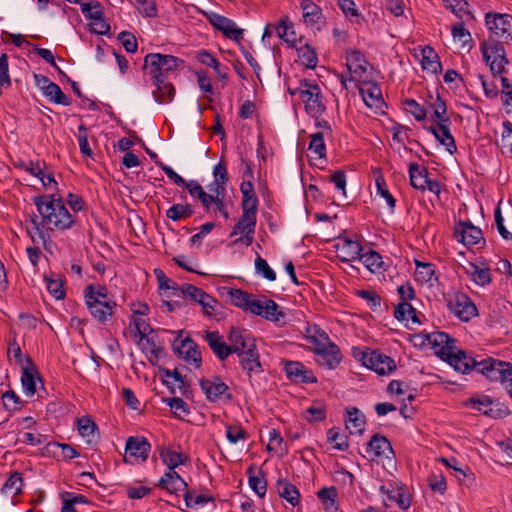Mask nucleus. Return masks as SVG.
I'll use <instances>...</instances> for the list:
<instances>
[{"label":"nucleus","mask_w":512,"mask_h":512,"mask_svg":"<svg viewBox=\"0 0 512 512\" xmlns=\"http://www.w3.org/2000/svg\"><path fill=\"white\" fill-rule=\"evenodd\" d=\"M33 201L42 218L41 223L36 218L31 220L34 232L28 229L31 241L34 244H38L40 241L43 244L47 242L49 236L44 228L50 231H65L75 225L76 217L68 211L61 197L37 196L34 197Z\"/></svg>","instance_id":"2"},{"label":"nucleus","mask_w":512,"mask_h":512,"mask_svg":"<svg viewBox=\"0 0 512 512\" xmlns=\"http://www.w3.org/2000/svg\"><path fill=\"white\" fill-rule=\"evenodd\" d=\"M230 302L245 311H247V305L251 294L237 288H224Z\"/></svg>","instance_id":"46"},{"label":"nucleus","mask_w":512,"mask_h":512,"mask_svg":"<svg viewBox=\"0 0 512 512\" xmlns=\"http://www.w3.org/2000/svg\"><path fill=\"white\" fill-rule=\"evenodd\" d=\"M244 178H247V180H244L240 184V191L242 193V198H251V197H257L255 194L253 183L251 182V178H253V171L249 164H246V169L243 173Z\"/></svg>","instance_id":"56"},{"label":"nucleus","mask_w":512,"mask_h":512,"mask_svg":"<svg viewBox=\"0 0 512 512\" xmlns=\"http://www.w3.org/2000/svg\"><path fill=\"white\" fill-rule=\"evenodd\" d=\"M335 247L338 252V257L342 262H351L359 259L363 250L359 241L349 237H340Z\"/></svg>","instance_id":"17"},{"label":"nucleus","mask_w":512,"mask_h":512,"mask_svg":"<svg viewBox=\"0 0 512 512\" xmlns=\"http://www.w3.org/2000/svg\"><path fill=\"white\" fill-rule=\"evenodd\" d=\"M357 295L364 299L372 311H377L381 306V297L372 290H360Z\"/></svg>","instance_id":"62"},{"label":"nucleus","mask_w":512,"mask_h":512,"mask_svg":"<svg viewBox=\"0 0 512 512\" xmlns=\"http://www.w3.org/2000/svg\"><path fill=\"white\" fill-rule=\"evenodd\" d=\"M277 492L279 496L289 502L292 506H296L300 501V493L295 485L284 480L279 479L276 483Z\"/></svg>","instance_id":"29"},{"label":"nucleus","mask_w":512,"mask_h":512,"mask_svg":"<svg viewBox=\"0 0 512 512\" xmlns=\"http://www.w3.org/2000/svg\"><path fill=\"white\" fill-rule=\"evenodd\" d=\"M184 500L187 507L196 508L199 506H203L210 501H213L214 498L212 496H207L203 494L194 495L192 492L186 490V492L184 493Z\"/></svg>","instance_id":"60"},{"label":"nucleus","mask_w":512,"mask_h":512,"mask_svg":"<svg viewBox=\"0 0 512 512\" xmlns=\"http://www.w3.org/2000/svg\"><path fill=\"white\" fill-rule=\"evenodd\" d=\"M275 31L278 37L290 46L296 43L297 38L293 24L287 18L280 20L279 24L275 27Z\"/></svg>","instance_id":"38"},{"label":"nucleus","mask_w":512,"mask_h":512,"mask_svg":"<svg viewBox=\"0 0 512 512\" xmlns=\"http://www.w3.org/2000/svg\"><path fill=\"white\" fill-rule=\"evenodd\" d=\"M409 176L411 185L421 191H425V186L429 181L428 170L418 163H411L409 165Z\"/></svg>","instance_id":"28"},{"label":"nucleus","mask_w":512,"mask_h":512,"mask_svg":"<svg viewBox=\"0 0 512 512\" xmlns=\"http://www.w3.org/2000/svg\"><path fill=\"white\" fill-rule=\"evenodd\" d=\"M359 92L368 107L375 110H382L385 106L382 91L378 84L374 82H364L359 88Z\"/></svg>","instance_id":"19"},{"label":"nucleus","mask_w":512,"mask_h":512,"mask_svg":"<svg viewBox=\"0 0 512 512\" xmlns=\"http://www.w3.org/2000/svg\"><path fill=\"white\" fill-rule=\"evenodd\" d=\"M352 354L365 367L379 375L390 374L396 369L395 361L388 355L370 348H353Z\"/></svg>","instance_id":"4"},{"label":"nucleus","mask_w":512,"mask_h":512,"mask_svg":"<svg viewBox=\"0 0 512 512\" xmlns=\"http://www.w3.org/2000/svg\"><path fill=\"white\" fill-rule=\"evenodd\" d=\"M316 362L323 367L335 369L342 359L340 348L333 342L314 348Z\"/></svg>","instance_id":"16"},{"label":"nucleus","mask_w":512,"mask_h":512,"mask_svg":"<svg viewBox=\"0 0 512 512\" xmlns=\"http://www.w3.org/2000/svg\"><path fill=\"white\" fill-rule=\"evenodd\" d=\"M359 260L372 273L379 272L383 265L382 256L372 249L365 253L361 252Z\"/></svg>","instance_id":"40"},{"label":"nucleus","mask_w":512,"mask_h":512,"mask_svg":"<svg viewBox=\"0 0 512 512\" xmlns=\"http://www.w3.org/2000/svg\"><path fill=\"white\" fill-rule=\"evenodd\" d=\"M184 187L188 190L189 194L193 198H197L201 202L203 208L209 212V202L212 200V196L203 189L199 182L196 180H189L186 182Z\"/></svg>","instance_id":"34"},{"label":"nucleus","mask_w":512,"mask_h":512,"mask_svg":"<svg viewBox=\"0 0 512 512\" xmlns=\"http://www.w3.org/2000/svg\"><path fill=\"white\" fill-rule=\"evenodd\" d=\"M48 292L56 299L61 300L65 297L64 284L61 279H52L45 277Z\"/></svg>","instance_id":"59"},{"label":"nucleus","mask_w":512,"mask_h":512,"mask_svg":"<svg viewBox=\"0 0 512 512\" xmlns=\"http://www.w3.org/2000/svg\"><path fill=\"white\" fill-rule=\"evenodd\" d=\"M346 64L350 74L361 78L367 71L368 62L359 50H350L346 53Z\"/></svg>","instance_id":"22"},{"label":"nucleus","mask_w":512,"mask_h":512,"mask_svg":"<svg viewBox=\"0 0 512 512\" xmlns=\"http://www.w3.org/2000/svg\"><path fill=\"white\" fill-rule=\"evenodd\" d=\"M206 17L210 24L221 31L226 37L237 42L243 39V29L238 28L236 23L231 19L215 12L207 13Z\"/></svg>","instance_id":"13"},{"label":"nucleus","mask_w":512,"mask_h":512,"mask_svg":"<svg viewBox=\"0 0 512 512\" xmlns=\"http://www.w3.org/2000/svg\"><path fill=\"white\" fill-rule=\"evenodd\" d=\"M284 371L288 380L294 383H316L313 372L299 361H284Z\"/></svg>","instance_id":"15"},{"label":"nucleus","mask_w":512,"mask_h":512,"mask_svg":"<svg viewBox=\"0 0 512 512\" xmlns=\"http://www.w3.org/2000/svg\"><path fill=\"white\" fill-rule=\"evenodd\" d=\"M202 391L206 395L207 399L212 402L220 400L229 401L231 394L228 391L229 386H201Z\"/></svg>","instance_id":"43"},{"label":"nucleus","mask_w":512,"mask_h":512,"mask_svg":"<svg viewBox=\"0 0 512 512\" xmlns=\"http://www.w3.org/2000/svg\"><path fill=\"white\" fill-rule=\"evenodd\" d=\"M308 149L318 158L325 157L326 145L322 132H317L311 135Z\"/></svg>","instance_id":"55"},{"label":"nucleus","mask_w":512,"mask_h":512,"mask_svg":"<svg viewBox=\"0 0 512 512\" xmlns=\"http://www.w3.org/2000/svg\"><path fill=\"white\" fill-rule=\"evenodd\" d=\"M422 68L433 74L438 73L442 68L438 55L430 46L422 50Z\"/></svg>","instance_id":"35"},{"label":"nucleus","mask_w":512,"mask_h":512,"mask_svg":"<svg viewBox=\"0 0 512 512\" xmlns=\"http://www.w3.org/2000/svg\"><path fill=\"white\" fill-rule=\"evenodd\" d=\"M508 14H486V25L488 29L497 37H504L510 29Z\"/></svg>","instance_id":"25"},{"label":"nucleus","mask_w":512,"mask_h":512,"mask_svg":"<svg viewBox=\"0 0 512 512\" xmlns=\"http://www.w3.org/2000/svg\"><path fill=\"white\" fill-rule=\"evenodd\" d=\"M43 94L49 101L54 102L56 104H61L64 106H69L71 104V100L67 97L59 85L52 82L48 87L43 91Z\"/></svg>","instance_id":"44"},{"label":"nucleus","mask_w":512,"mask_h":512,"mask_svg":"<svg viewBox=\"0 0 512 512\" xmlns=\"http://www.w3.org/2000/svg\"><path fill=\"white\" fill-rule=\"evenodd\" d=\"M476 372L484 375L489 381L504 382L512 375V365L509 362L488 357L479 360Z\"/></svg>","instance_id":"6"},{"label":"nucleus","mask_w":512,"mask_h":512,"mask_svg":"<svg viewBox=\"0 0 512 512\" xmlns=\"http://www.w3.org/2000/svg\"><path fill=\"white\" fill-rule=\"evenodd\" d=\"M37 382L43 384L36 366L30 358H27L21 365V384H36Z\"/></svg>","instance_id":"37"},{"label":"nucleus","mask_w":512,"mask_h":512,"mask_svg":"<svg viewBox=\"0 0 512 512\" xmlns=\"http://www.w3.org/2000/svg\"><path fill=\"white\" fill-rule=\"evenodd\" d=\"M78 431L82 437L88 438L92 442L97 438V425L91 417L85 416L77 419Z\"/></svg>","instance_id":"42"},{"label":"nucleus","mask_w":512,"mask_h":512,"mask_svg":"<svg viewBox=\"0 0 512 512\" xmlns=\"http://www.w3.org/2000/svg\"><path fill=\"white\" fill-rule=\"evenodd\" d=\"M465 273L471 278V280L477 285L484 286L491 282L490 269L483 263L478 265L473 262H468L463 266Z\"/></svg>","instance_id":"26"},{"label":"nucleus","mask_w":512,"mask_h":512,"mask_svg":"<svg viewBox=\"0 0 512 512\" xmlns=\"http://www.w3.org/2000/svg\"><path fill=\"white\" fill-rule=\"evenodd\" d=\"M81 11L87 19H90L92 21L99 20L101 16H104L103 12L100 9V4L97 1L90 3H82Z\"/></svg>","instance_id":"64"},{"label":"nucleus","mask_w":512,"mask_h":512,"mask_svg":"<svg viewBox=\"0 0 512 512\" xmlns=\"http://www.w3.org/2000/svg\"><path fill=\"white\" fill-rule=\"evenodd\" d=\"M451 120L448 122H437L434 126H430L427 130L434 135L440 144L446 147V150L453 155L457 152L455 139L450 132Z\"/></svg>","instance_id":"18"},{"label":"nucleus","mask_w":512,"mask_h":512,"mask_svg":"<svg viewBox=\"0 0 512 512\" xmlns=\"http://www.w3.org/2000/svg\"><path fill=\"white\" fill-rule=\"evenodd\" d=\"M263 304L265 306L262 318L271 322H279L284 318V312L280 310L279 305L274 300L264 299Z\"/></svg>","instance_id":"50"},{"label":"nucleus","mask_w":512,"mask_h":512,"mask_svg":"<svg viewBox=\"0 0 512 512\" xmlns=\"http://www.w3.org/2000/svg\"><path fill=\"white\" fill-rule=\"evenodd\" d=\"M87 307L95 320L105 324L114 315L117 304L114 300H103V303H101L95 299L90 302L88 301Z\"/></svg>","instance_id":"21"},{"label":"nucleus","mask_w":512,"mask_h":512,"mask_svg":"<svg viewBox=\"0 0 512 512\" xmlns=\"http://www.w3.org/2000/svg\"><path fill=\"white\" fill-rule=\"evenodd\" d=\"M163 402L170 407L173 416L179 420H186L191 413L190 405L180 397H165Z\"/></svg>","instance_id":"31"},{"label":"nucleus","mask_w":512,"mask_h":512,"mask_svg":"<svg viewBox=\"0 0 512 512\" xmlns=\"http://www.w3.org/2000/svg\"><path fill=\"white\" fill-rule=\"evenodd\" d=\"M481 52L486 63L490 66L492 73L501 74L509 63L502 43L481 44Z\"/></svg>","instance_id":"11"},{"label":"nucleus","mask_w":512,"mask_h":512,"mask_svg":"<svg viewBox=\"0 0 512 512\" xmlns=\"http://www.w3.org/2000/svg\"><path fill=\"white\" fill-rule=\"evenodd\" d=\"M205 340L210 349L220 360L223 361L232 354L229 344L223 340V337L218 331L206 332Z\"/></svg>","instance_id":"23"},{"label":"nucleus","mask_w":512,"mask_h":512,"mask_svg":"<svg viewBox=\"0 0 512 512\" xmlns=\"http://www.w3.org/2000/svg\"><path fill=\"white\" fill-rule=\"evenodd\" d=\"M151 446L144 437H129L126 442V454L130 457L140 458L145 461Z\"/></svg>","instance_id":"24"},{"label":"nucleus","mask_w":512,"mask_h":512,"mask_svg":"<svg viewBox=\"0 0 512 512\" xmlns=\"http://www.w3.org/2000/svg\"><path fill=\"white\" fill-rule=\"evenodd\" d=\"M296 93H298L299 98L305 105L306 112L310 116L318 118L325 111L321 89L316 83H310L306 80L301 81ZM291 94H295V92L291 91Z\"/></svg>","instance_id":"5"},{"label":"nucleus","mask_w":512,"mask_h":512,"mask_svg":"<svg viewBox=\"0 0 512 512\" xmlns=\"http://www.w3.org/2000/svg\"><path fill=\"white\" fill-rule=\"evenodd\" d=\"M404 106L407 112L411 113L417 121H422L427 116V111L424 106L417 103L414 99H406Z\"/></svg>","instance_id":"61"},{"label":"nucleus","mask_w":512,"mask_h":512,"mask_svg":"<svg viewBox=\"0 0 512 512\" xmlns=\"http://www.w3.org/2000/svg\"><path fill=\"white\" fill-rule=\"evenodd\" d=\"M375 184L377 188V194L385 199L387 205L391 210L395 208L396 200L393 195L389 192L386 181L380 171L375 173Z\"/></svg>","instance_id":"48"},{"label":"nucleus","mask_w":512,"mask_h":512,"mask_svg":"<svg viewBox=\"0 0 512 512\" xmlns=\"http://www.w3.org/2000/svg\"><path fill=\"white\" fill-rule=\"evenodd\" d=\"M453 236L464 246L478 248L485 245V239L480 228L474 226L470 221H459L455 224L453 229Z\"/></svg>","instance_id":"8"},{"label":"nucleus","mask_w":512,"mask_h":512,"mask_svg":"<svg viewBox=\"0 0 512 512\" xmlns=\"http://www.w3.org/2000/svg\"><path fill=\"white\" fill-rule=\"evenodd\" d=\"M159 486L169 493L176 494L177 491L187 488V483L181 476L172 470H168L163 477L159 480Z\"/></svg>","instance_id":"27"},{"label":"nucleus","mask_w":512,"mask_h":512,"mask_svg":"<svg viewBox=\"0 0 512 512\" xmlns=\"http://www.w3.org/2000/svg\"><path fill=\"white\" fill-rule=\"evenodd\" d=\"M306 339L314 345V348L323 347L331 342L327 333L317 325L306 329Z\"/></svg>","instance_id":"39"},{"label":"nucleus","mask_w":512,"mask_h":512,"mask_svg":"<svg viewBox=\"0 0 512 512\" xmlns=\"http://www.w3.org/2000/svg\"><path fill=\"white\" fill-rule=\"evenodd\" d=\"M160 457L167 465L168 470L172 471H174L178 466L185 464L188 460V457L185 454L172 451L165 447L160 450Z\"/></svg>","instance_id":"36"},{"label":"nucleus","mask_w":512,"mask_h":512,"mask_svg":"<svg viewBox=\"0 0 512 512\" xmlns=\"http://www.w3.org/2000/svg\"><path fill=\"white\" fill-rule=\"evenodd\" d=\"M84 296L86 305H88V301L90 302L95 299L99 300L101 303H103V300H112L108 297V291L105 287H100L96 290L93 285H89L85 288Z\"/></svg>","instance_id":"57"},{"label":"nucleus","mask_w":512,"mask_h":512,"mask_svg":"<svg viewBox=\"0 0 512 512\" xmlns=\"http://www.w3.org/2000/svg\"><path fill=\"white\" fill-rule=\"evenodd\" d=\"M154 274L158 281L159 290L164 292H169L167 297H180L181 294V286L178 285L175 281L169 279L165 273L157 268L154 270Z\"/></svg>","instance_id":"32"},{"label":"nucleus","mask_w":512,"mask_h":512,"mask_svg":"<svg viewBox=\"0 0 512 512\" xmlns=\"http://www.w3.org/2000/svg\"><path fill=\"white\" fill-rule=\"evenodd\" d=\"M429 107L433 110V121L437 122H448L450 120L447 115V106L445 101L437 94L436 98L429 103Z\"/></svg>","instance_id":"49"},{"label":"nucleus","mask_w":512,"mask_h":512,"mask_svg":"<svg viewBox=\"0 0 512 512\" xmlns=\"http://www.w3.org/2000/svg\"><path fill=\"white\" fill-rule=\"evenodd\" d=\"M297 51L298 57L303 65L310 69H314L317 66L318 57L316 51L309 44L305 43L297 48Z\"/></svg>","instance_id":"45"},{"label":"nucleus","mask_w":512,"mask_h":512,"mask_svg":"<svg viewBox=\"0 0 512 512\" xmlns=\"http://www.w3.org/2000/svg\"><path fill=\"white\" fill-rule=\"evenodd\" d=\"M449 311L462 321H469L477 315V308L472 300L462 292H453L447 295Z\"/></svg>","instance_id":"9"},{"label":"nucleus","mask_w":512,"mask_h":512,"mask_svg":"<svg viewBox=\"0 0 512 512\" xmlns=\"http://www.w3.org/2000/svg\"><path fill=\"white\" fill-rule=\"evenodd\" d=\"M194 213V209L191 204L185 203H178L172 205L167 211H166V217L173 220V221H180L182 219H187L191 217Z\"/></svg>","instance_id":"41"},{"label":"nucleus","mask_w":512,"mask_h":512,"mask_svg":"<svg viewBox=\"0 0 512 512\" xmlns=\"http://www.w3.org/2000/svg\"><path fill=\"white\" fill-rule=\"evenodd\" d=\"M238 357L240 359L243 370H245L248 375L262 372V367L259 362V355L256 349L252 351H246Z\"/></svg>","instance_id":"33"},{"label":"nucleus","mask_w":512,"mask_h":512,"mask_svg":"<svg viewBox=\"0 0 512 512\" xmlns=\"http://www.w3.org/2000/svg\"><path fill=\"white\" fill-rule=\"evenodd\" d=\"M256 224L257 218L242 214L230 233V237L241 235V237L234 240L233 244L242 243L250 246L254 241Z\"/></svg>","instance_id":"12"},{"label":"nucleus","mask_w":512,"mask_h":512,"mask_svg":"<svg viewBox=\"0 0 512 512\" xmlns=\"http://www.w3.org/2000/svg\"><path fill=\"white\" fill-rule=\"evenodd\" d=\"M337 489L332 487H323L317 492V496L326 510L336 509Z\"/></svg>","instance_id":"53"},{"label":"nucleus","mask_w":512,"mask_h":512,"mask_svg":"<svg viewBox=\"0 0 512 512\" xmlns=\"http://www.w3.org/2000/svg\"><path fill=\"white\" fill-rule=\"evenodd\" d=\"M366 451L372 453L374 458L392 460L394 451L390 441L380 434H374L367 444Z\"/></svg>","instance_id":"20"},{"label":"nucleus","mask_w":512,"mask_h":512,"mask_svg":"<svg viewBox=\"0 0 512 512\" xmlns=\"http://www.w3.org/2000/svg\"><path fill=\"white\" fill-rule=\"evenodd\" d=\"M180 297L187 298L199 304L206 316L212 317L215 315V308L218 305V301L201 288L188 283L182 284Z\"/></svg>","instance_id":"10"},{"label":"nucleus","mask_w":512,"mask_h":512,"mask_svg":"<svg viewBox=\"0 0 512 512\" xmlns=\"http://www.w3.org/2000/svg\"><path fill=\"white\" fill-rule=\"evenodd\" d=\"M328 441L335 444V448L340 451H346L349 448L347 436L340 434L338 429L331 428L327 432Z\"/></svg>","instance_id":"58"},{"label":"nucleus","mask_w":512,"mask_h":512,"mask_svg":"<svg viewBox=\"0 0 512 512\" xmlns=\"http://www.w3.org/2000/svg\"><path fill=\"white\" fill-rule=\"evenodd\" d=\"M394 316L399 321H408L412 320L414 323H420L419 319L416 315L415 308L408 302H400L395 310Z\"/></svg>","instance_id":"47"},{"label":"nucleus","mask_w":512,"mask_h":512,"mask_svg":"<svg viewBox=\"0 0 512 512\" xmlns=\"http://www.w3.org/2000/svg\"><path fill=\"white\" fill-rule=\"evenodd\" d=\"M426 339L437 355L448 362L456 371L467 373L476 371L478 360L466 354L456 346V339L445 332H433L426 335Z\"/></svg>","instance_id":"3"},{"label":"nucleus","mask_w":512,"mask_h":512,"mask_svg":"<svg viewBox=\"0 0 512 512\" xmlns=\"http://www.w3.org/2000/svg\"><path fill=\"white\" fill-rule=\"evenodd\" d=\"M185 67V61L179 57L162 53H149L144 57L143 68L152 80V95L158 104H168L174 100L176 90L169 80Z\"/></svg>","instance_id":"1"},{"label":"nucleus","mask_w":512,"mask_h":512,"mask_svg":"<svg viewBox=\"0 0 512 512\" xmlns=\"http://www.w3.org/2000/svg\"><path fill=\"white\" fill-rule=\"evenodd\" d=\"M177 333L178 336L172 343L174 353H176L186 363L199 368L201 366L202 359L198 345L190 337L182 338V330L178 331Z\"/></svg>","instance_id":"7"},{"label":"nucleus","mask_w":512,"mask_h":512,"mask_svg":"<svg viewBox=\"0 0 512 512\" xmlns=\"http://www.w3.org/2000/svg\"><path fill=\"white\" fill-rule=\"evenodd\" d=\"M303 10V19L307 25L312 28L316 27L319 29V23L322 18V12L319 6L309 0H303L301 3Z\"/></svg>","instance_id":"30"},{"label":"nucleus","mask_w":512,"mask_h":512,"mask_svg":"<svg viewBox=\"0 0 512 512\" xmlns=\"http://www.w3.org/2000/svg\"><path fill=\"white\" fill-rule=\"evenodd\" d=\"M380 490L386 493L390 500L395 501L401 509L406 510L409 508L410 499L403 488L388 491L385 490L384 486H381Z\"/></svg>","instance_id":"52"},{"label":"nucleus","mask_w":512,"mask_h":512,"mask_svg":"<svg viewBox=\"0 0 512 512\" xmlns=\"http://www.w3.org/2000/svg\"><path fill=\"white\" fill-rule=\"evenodd\" d=\"M23 478L20 472H13L5 481L2 491L5 493H12L18 495L22 491Z\"/></svg>","instance_id":"54"},{"label":"nucleus","mask_w":512,"mask_h":512,"mask_svg":"<svg viewBox=\"0 0 512 512\" xmlns=\"http://www.w3.org/2000/svg\"><path fill=\"white\" fill-rule=\"evenodd\" d=\"M254 469L252 467H249L247 470V473L249 475V485L255 491V493L259 497H264L267 491V483L264 479V473L262 470L259 471V474H261L262 477L256 476L253 474Z\"/></svg>","instance_id":"51"},{"label":"nucleus","mask_w":512,"mask_h":512,"mask_svg":"<svg viewBox=\"0 0 512 512\" xmlns=\"http://www.w3.org/2000/svg\"><path fill=\"white\" fill-rule=\"evenodd\" d=\"M229 346L232 353H237L238 356L246 351L255 350V341L246 330L232 327L228 335Z\"/></svg>","instance_id":"14"},{"label":"nucleus","mask_w":512,"mask_h":512,"mask_svg":"<svg viewBox=\"0 0 512 512\" xmlns=\"http://www.w3.org/2000/svg\"><path fill=\"white\" fill-rule=\"evenodd\" d=\"M255 270L258 274H261L269 281L276 280V273L274 270L269 266L268 262L259 255L255 260Z\"/></svg>","instance_id":"63"}]
</instances>
